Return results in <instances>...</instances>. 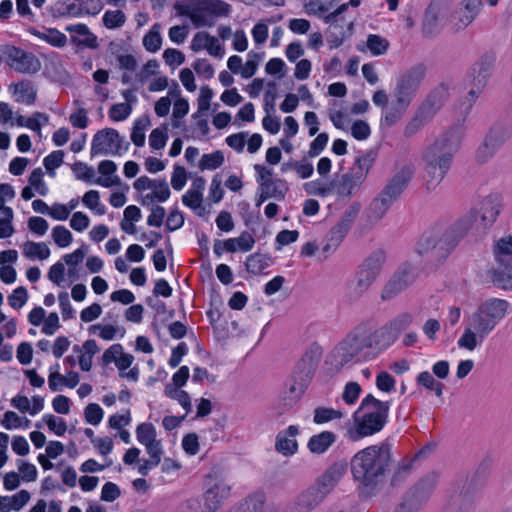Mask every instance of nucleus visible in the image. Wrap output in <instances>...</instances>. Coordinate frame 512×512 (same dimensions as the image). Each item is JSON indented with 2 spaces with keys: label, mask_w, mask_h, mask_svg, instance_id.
I'll return each instance as SVG.
<instances>
[{
  "label": "nucleus",
  "mask_w": 512,
  "mask_h": 512,
  "mask_svg": "<svg viewBox=\"0 0 512 512\" xmlns=\"http://www.w3.org/2000/svg\"><path fill=\"white\" fill-rule=\"evenodd\" d=\"M64 151L56 150L46 156L43 160V164L50 175H54V170L60 167L63 163Z\"/></svg>",
  "instance_id": "obj_55"
},
{
  "label": "nucleus",
  "mask_w": 512,
  "mask_h": 512,
  "mask_svg": "<svg viewBox=\"0 0 512 512\" xmlns=\"http://www.w3.org/2000/svg\"><path fill=\"white\" fill-rule=\"evenodd\" d=\"M501 208V196L489 194L480 202L479 210H470L448 227L436 225L426 231L418 241L417 252L434 261L446 259L475 225L483 229L490 227L496 221Z\"/></svg>",
  "instance_id": "obj_1"
},
{
  "label": "nucleus",
  "mask_w": 512,
  "mask_h": 512,
  "mask_svg": "<svg viewBox=\"0 0 512 512\" xmlns=\"http://www.w3.org/2000/svg\"><path fill=\"white\" fill-rule=\"evenodd\" d=\"M167 130L168 128L167 125L165 124L161 127L152 130L149 136V145L151 146V148L155 150H160L164 148L168 140Z\"/></svg>",
  "instance_id": "obj_49"
},
{
  "label": "nucleus",
  "mask_w": 512,
  "mask_h": 512,
  "mask_svg": "<svg viewBox=\"0 0 512 512\" xmlns=\"http://www.w3.org/2000/svg\"><path fill=\"white\" fill-rule=\"evenodd\" d=\"M43 421L47 424L48 428L58 436L64 435L67 430L66 422L62 418H56L52 414L45 415Z\"/></svg>",
  "instance_id": "obj_62"
},
{
  "label": "nucleus",
  "mask_w": 512,
  "mask_h": 512,
  "mask_svg": "<svg viewBox=\"0 0 512 512\" xmlns=\"http://www.w3.org/2000/svg\"><path fill=\"white\" fill-rule=\"evenodd\" d=\"M28 32L54 47L61 48L64 47L67 43L66 35L56 28H46L45 31L42 32L32 27L28 30Z\"/></svg>",
  "instance_id": "obj_30"
},
{
  "label": "nucleus",
  "mask_w": 512,
  "mask_h": 512,
  "mask_svg": "<svg viewBox=\"0 0 512 512\" xmlns=\"http://www.w3.org/2000/svg\"><path fill=\"white\" fill-rule=\"evenodd\" d=\"M224 163V155L221 151H215L210 154H204L199 162L201 170H215Z\"/></svg>",
  "instance_id": "obj_45"
},
{
  "label": "nucleus",
  "mask_w": 512,
  "mask_h": 512,
  "mask_svg": "<svg viewBox=\"0 0 512 512\" xmlns=\"http://www.w3.org/2000/svg\"><path fill=\"white\" fill-rule=\"evenodd\" d=\"M248 56L249 59L241 69V76L245 79L251 78L256 73L259 61L261 59L260 54L255 53L254 51H250Z\"/></svg>",
  "instance_id": "obj_60"
},
{
  "label": "nucleus",
  "mask_w": 512,
  "mask_h": 512,
  "mask_svg": "<svg viewBox=\"0 0 512 512\" xmlns=\"http://www.w3.org/2000/svg\"><path fill=\"white\" fill-rule=\"evenodd\" d=\"M463 132L453 127L444 132L427 148L423 155L427 174L426 188L434 190L444 179L451 167L453 157L460 148Z\"/></svg>",
  "instance_id": "obj_4"
},
{
  "label": "nucleus",
  "mask_w": 512,
  "mask_h": 512,
  "mask_svg": "<svg viewBox=\"0 0 512 512\" xmlns=\"http://www.w3.org/2000/svg\"><path fill=\"white\" fill-rule=\"evenodd\" d=\"M390 403L380 401L368 394L362 399L361 405L354 413L355 430H350V438L359 440L371 436L383 429L387 423Z\"/></svg>",
  "instance_id": "obj_6"
},
{
  "label": "nucleus",
  "mask_w": 512,
  "mask_h": 512,
  "mask_svg": "<svg viewBox=\"0 0 512 512\" xmlns=\"http://www.w3.org/2000/svg\"><path fill=\"white\" fill-rule=\"evenodd\" d=\"M136 436L137 440L145 445L146 443H151L156 441V429L152 423L144 422L137 426L136 428Z\"/></svg>",
  "instance_id": "obj_48"
},
{
  "label": "nucleus",
  "mask_w": 512,
  "mask_h": 512,
  "mask_svg": "<svg viewBox=\"0 0 512 512\" xmlns=\"http://www.w3.org/2000/svg\"><path fill=\"white\" fill-rule=\"evenodd\" d=\"M152 190V193L146 195V198H151V201L157 200L158 202H165L171 194L165 179L157 180Z\"/></svg>",
  "instance_id": "obj_51"
},
{
  "label": "nucleus",
  "mask_w": 512,
  "mask_h": 512,
  "mask_svg": "<svg viewBox=\"0 0 512 512\" xmlns=\"http://www.w3.org/2000/svg\"><path fill=\"white\" fill-rule=\"evenodd\" d=\"M103 25L107 29H117L126 22V15L122 10H107L102 18Z\"/></svg>",
  "instance_id": "obj_44"
},
{
  "label": "nucleus",
  "mask_w": 512,
  "mask_h": 512,
  "mask_svg": "<svg viewBox=\"0 0 512 512\" xmlns=\"http://www.w3.org/2000/svg\"><path fill=\"white\" fill-rule=\"evenodd\" d=\"M444 97L445 91L443 89L434 90L422 103L419 111L430 120L442 107L444 103Z\"/></svg>",
  "instance_id": "obj_31"
},
{
  "label": "nucleus",
  "mask_w": 512,
  "mask_h": 512,
  "mask_svg": "<svg viewBox=\"0 0 512 512\" xmlns=\"http://www.w3.org/2000/svg\"><path fill=\"white\" fill-rule=\"evenodd\" d=\"M132 112V106L126 103L114 104L109 110V117L113 121H123Z\"/></svg>",
  "instance_id": "obj_61"
},
{
  "label": "nucleus",
  "mask_w": 512,
  "mask_h": 512,
  "mask_svg": "<svg viewBox=\"0 0 512 512\" xmlns=\"http://www.w3.org/2000/svg\"><path fill=\"white\" fill-rule=\"evenodd\" d=\"M496 266L488 274L492 282L503 289L512 290V236L500 238L493 248Z\"/></svg>",
  "instance_id": "obj_10"
},
{
  "label": "nucleus",
  "mask_w": 512,
  "mask_h": 512,
  "mask_svg": "<svg viewBox=\"0 0 512 512\" xmlns=\"http://www.w3.org/2000/svg\"><path fill=\"white\" fill-rule=\"evenodd\" d=\"M391 205L392 203L387 201L386 198L380 195L375 197L366 212L368 222L372 225L378 223L385 216Z\"/></svg>",
  "instance_id": "obj_32"
},
{
  "label": "nucleus",
  "mask_w": 512,
  "mask_h": 512,
  "mask_svg": "<svg viewBox=\"0 0 512 512\" xmlns=\"http://www.w3.org/2000/svg\"><path fill=\"white\" fill-rule=\"evenodd\" d=\"M336 442V434L331 431H323L313 435L307 444L313 454H323Z\"/></svg>",
  "instance_id": "obj_29"
},
{
  "label": "nucleus",
  "mask_w": 512,
  "mask_h": 512,
  "mask_svg": "<svg viewBox=\"0 0 512 512\" xmlns=\"http://www.w3.org/2000/svg\"><path fill=\"white\" fill-rule=\"evenodd\" d=\"M174 9L178 16H187L196 28L212 27L216 17L228 16L231 5L223 0L176 1Z\"/></svg>",
  "instance_id": "obj_7"
},
{
  "label": "nucleus",
  "mask_w": 512,
  "mask_h": 512,
  "mask_svg": "<svg viewBox=\"0 0 512 512\" xmlns=\"http://www.w3.org/2000/svg\"><path fill=\"white\" fill-rule=\"evenodd\" d=\"M306 389L288 378L285 382V388L279 396V405L282 407V412L293 408L302 398Z\"/></svg>",
  "instance_id": "obj_25"
},
{
  "label": "nucleus",
  "mask_w": 512,
  "mask_h": 512,
  "mask_svg": "<svg viewBox=\"0 0 512 512\" xmlns=\"http://www.w3.org/2000/svg\"><path fill=\"white\" fill-rule=\"evenodd\" d=\"M376 158L377 153L374 150L361 152L346 173L336 176L332 180L334 192L340 198L350 199L354 196L365 182Z\"/></svg>",
  "instance_id": "obj_8"
},
{
  "label": "nucleus",
  "mask_w": 512,
  "mask_h": 512,
  "mask_svg": "<svg viewBox=\"0 0 512 512\" xmlns=\"http://www.w3.org/2000/svg\"><path fill=\"white\" fill-rule=\"evenodd\" d=\"M360 210L361 204L359 202H353L346 208L337 224L349 232Z\"/></svg>",
  "instance_id": "obj_43"
},
{
  "label": "nucleus",
  "mask_w": 512,
  "mask_h": 512,
  "mask_svg": "<svg viewBox=\"0 0 512 512\" xmlns=\"http://www.w3.org/2000/svg\"><path fill=\"white\" fill-rule=\"evenodd\" d=\"M391 463V445L388 441L357 452L351 459L354 479L365 487L376 486Z\"/></svg>",
  "instance_id": "obj_5"
},
{
  "label": "nucleus",
  "mask_w": 512,
  "mask_h": 512,
  "mask_svg": "<svg viewBox=\"0 0 512 512\" xmlns=\"http://www.w3.org/2000/svg\"><path fill=\"white\" fill-rule=\"evenodd\" d=\"M345 12L346 6L339 5L334 11L323 16L324 23L328 25L325 34L330 49L338 48L353 34L354 19L348 20Z\"/></svg>",
  "instance_id": "obj_12"
},
{
  "label": "nucleus",
  "mask_w": 512,
  "mask_h": 512,
  "mask_svg": "<svg viewBox=\"0 0 512 512\" xmlns=\"http://www.w3.org/2000/svg\"><path fill=\"white\" fill-rule=\"evenodd\" d=\"M346 464L343 463H334L330 466L320 477L317 478L314 487L323 493V496L326 497L337 485L341 477L346 472Z\"/></svg>",
  "instance_id": "obj_21"
},
{
  "label": "nucleus",
  "mask_w": 512,
  "mask_h": 512,
  "mask_svg": "<svg viewBox=\"0 0 512 512\" xmlns=\"http://www.w3.org/2000/svg\"><path fill=\"white\" fill-rule=\"evenodd\" d=\"M428 121L429 119L418 110L414 118L406 125L404 135L406 137L415 135Z\"/></svg>",
  "instance_id": "obj_56"
},
{
  "label": "nucleus",
  "mask_w": 512,
  "mask_h": 512,
  "mask_svg": "<svg viewBox=\"0 0 512 512\" xmlns=\"http://www.w3.org/2000/svg\"><path fill=\"white\" fill-rule=\"evenodd\" d=\"M7 64L15 71L23 74H34L41 69L40 60L33 54L11 45L2 49Z\"/></svg>",
  "instance_id": "obj_16"
},
{
  "label": "nucleus",
  "mask_w": 512,
  "mask_h": 512,
  "mask_svg": "<svg viewBox=\"0 0 512 512\" xmlns=\"http://www.w3.org/2000/svg\"><path fill=\"white\" fill-rule=\"evenodd\" d=\"M426 74V67L417 64L406 71L398 80L393 96L396 104L408 107Z\"/></svg>",
  "instance_id": "obj_13"
},
{
  "label": "nucleus",
  "mask_w": 512,
  "mask_h": 512,
  "mask_svg": "<svg viewBox=\"0 0 512 512\" xmlns=\"http://www.w3.org/2000/svg\"><path fill=\"white\" fill-rule=\"evenodd\" d=\"M305 191L310 195H317L321 197H325L334 192V188H332V181L323 185L319 181H311L304 184Z\"/></svg>",
  "instance_id": "obj_52"
},
{
  "label": "nucleus",
  "mask_w": 512,
  "mask_h": 512,
  "mask_svg": "<svg viewBox=\"0 0 512 512\" xmlns=\"http://www.w3.org/2000/svg\"><path fill=\"white\" fill-rule=\"evenodd\" d=\"M322 356V348L317 343H312L305 350L295 366L308 373L315 374Z\"/></svg>",
  "instance_id": "obj_28"
},
{
  "label": "nucleus",
  "mask_w": 512,
  "mask_h": 512,
  "mask_svg": "<svg viewBox=\"0 0 512 512\" xmlns=\"http://www.w3.org/2000/svg\"><path fill=\"white\" fill-rule=\"evenodd\" d=\"M414 281L413 268L411 265H402L384 286L381 298L390 300L404 291Z\"/></svg>",
  "instance_id": "obj_19"
},
{
  "label": "nucleus",
  "mask_w": 512,
  "mask_h": 512,
  "mask_svg": "<svg viewBox=\"0 0 512 512\" xmlns=\"http://www.w3.org/2000/svg\"><path fill=\"white\" fill-rule=\"evenodd\" d=\"M118 131L113 128H104L99 130L92 139L91 156L95 155H121L123 151H127L130 143L125 142Z\"/></svg>",
  "instance_id": "obj_14"
},
{
  "label": "nucleus",
  "mask_w": 512,
  "mask_h": 512,
  "mask_svg": "<svg viewBox=\"0 0 512 512\" xmlns=\"http://www.w3.org/2000/svg\"><path fill=\"white\" fill-rule=\"evenodd\" d=\"M273 264V258L267 254L254 253L247 257L245 266L251 274H261L266 268Z\"/></svg>",
  "instance_id": "obj_36"
},
{
  "label": "nucleus",
  "mask_w": 512,
  "mask_h": 512,
  "mask_svg": "<svg viewBox=\"0 0 512 512\" xmlns=\"http://www.w3.org/2000/svg\"><path fill=\"white\" fill-rule=\"evenodd\" d=\"M406 108L407 107H401L395 103L393 107L386 110L381 124L388 127L395 125L402 117Z\"/></svg>",
  "instance_id": "obj_57"
},
{
  "label": "nucleus",
  "mask_w": 512,
  "mask_h": 512,
  "mask_svg": "<svg viewBox=\"0 0 512 512\" xmlns=\"http://www.w3.org/2000/svg\"><path fill=\"white\" fill-rule=\"evenodd\" d=\"M299 429L290 425L286 430L280 431L276 436L275 449L284 456H291L297 452L298 443L295 439Z\"/></svg>",
  "instance_id": "obj_24"
},
{
  "label": "nucleus",
  "mask_w": 512,
  "mask_h": 512,
  "mask_svg": "<svg viewBox=\"0 0 512 512\" xmlns=\"http://www.w3.org/2000/svg\"><path fill=\"white\" fill-rule=\"evenodd\" d=\"M438 476L436 473H429L424 476L418 484L410 491L411 499L408 504L412 506L415 502H420L428 498L437 484Z\"/></svg>",
  "instance_id": "obj_26"
},
{
  "label": "nucleus",
  "mask_w": 512,
  "mask_h": 512,
  "mask_svg": "<svg viewBox=\"0 0 512 512\" xmlns=\"http://www.w3.org/2000/svg\"><path fill=\"white\" fill-rule=\"evenodd\" d=\"M385 350L376 328L368 322L354 327L332 350L330 363L337 371L368 361Z\"/></svg>",
  "instance_id": "obj_2"
},
{
  "label": "nucleus",
  "mask_w": 512,
  "mask_h": 512,
  "mask_svg": "<svg viewBox=\"0 0 512 512\" xmlns=\"http://www.w3.org/2000/svg\"><path fill=\"white\" fill-rule=\"evenodd\" d=\"M165 394L171 399H176L186 412L191 410V399L186 391L176 389L175 387H172V384H167L165 387Z\"/></svg>",
  "instance_id": "obj_46"
},
{
  "label": "nucleus",
  "mask_w": 512,
  "mask_h": 512,
  "mask_svg": "<svg viewBox=\"0 0 512 512\" xmlns=\"http://www.w3.org/2000/svg\"><path fill=\"white\" fill-rule=\"evenodd\" d=\"M324 499L323 493L317 487L311 485L294 499L287 512H310L319 506Z\"/></svg>",
  "instance_id": "obj_20"
},
{
  "label": "nucleus",
  "mask_w": 512,
  "mask_h": 512,
  "mask_svg": "<svg viewBox=\"0 0 512 512\" xmlns=\"http://www.w3.org/2000/svg\"><path fill=\"white\" fill-rule=\"evenodd\" d=\"M418 385L425 387L426 389L433 391L437 397H441L443 394L444 384L437 381L434 375L429 371H423L418 374L416 378Z\"/></svg>",
  "instance_id": "obj_41"
},
{
  "label": "nucleus",
  "mask_w": 512,
  "mask_h": 512,
  "mask_svg": "<svg viewBox=\"0 0 512 512\" xmlns=\"http://www.w3.org/2000/svg\"><path fill=\"white\" fill-rule=\"evenodd\" d=\"M43 171L41 168L34 169L29 176V183L42 196L48 193V188L43 181Z\"/></svg>",
  "instance_id": "obj_59"
},
{
  "label": "nucleus",
  "mask_w": 512,
  "mask_h": 512,
  "mask_svg": "<svg viewBox=\"0 0 512 512\" xmlns=\"http://www.w3.org/2000/svg\"><path fill=\"white\" fill-rule=\"evenodd\" d=\"M340 0H307L304 4L306 13L323 19V16Z\"/></svg>",
  "instance_id": "obj_39"
},
{
  "label": "nucleus",
  "mask_w": 512,
  "mask_h": 512,
  "mask_svg": "<svg viewBox=\"0 0 512 512\" xmlns=\"http://www.w3.org/2000/svg\"><path fill=\"white\" fill-rule=\"evenodd\" d=\"M265 494L255 492L248 496L240 505V512H265Z\"/></svg>",
  "instance_id": "obj_40"
},
{
  "label": "nucleus",
  "mask_w": 512,
  "mask_h": 512,
  "mask_svg": "<svg viewBox=\"0 0 512 512\" xmlns=\"http://www.w3.org/2000/svg\"><path fill=\"white\" fill-rule=\"evenodd\" d=\"M367 47L373 55H382L387 51L389 42L379 35L370 34L367 38Z\"/></svg>",
  "instance_id": "obj_50"
},
{
  "label": "nucleus",
  "mask_w": 512,
  "mask_h": 512,
  "mask_svg": "<svg viewBox=\"0 0 512 512\" xmlns=\"http://www.w3.org/2000/svg\"><path fill=\"white\" fill-rule=\"evenodd\" d=\"M79 381V374L75 371H70L67 376H63L58 371L50 372L48 378L49 388L52 391H58L62 385H66L69 388H74L79 383Z\"/></svg>",
  "instance_id": "obj_35"
},
{
  "label": "nucleus",
  "mask_w": 512,
  "mask_h": 512,
  "mask_svg": "<svg viewBox=\"0 0 512 512\" xmlns=\"http://www.w3.org/2000/svg\"><path fill=\"white\" fill-rule=\"evenodd\" d=\"M348 234V231L343 229L341 226L336 224L333 226L325 238V244L322 247V252L324 253V258L331 253H333L337 247L342 243L343 239Z\"/></svg>",
  "instance_id": "obj_33"
},
{
  "label": "nucleus",
  "mask_w": 512,
  "mask_h": 512,
  "mask_svg": "<svg viewBox=\"0 0 512 512\" xmlns=\"http://www.w3.org/2000/svg\"><path fill=\"white\" fill-rule=\"evenodd\" d=\"M84 416L88 423L98 425L103 418V410L98 404L90 403L84 410Z\"/></svg>",
  "instance_id": "obj_63"
},
{
  "label": "nucleus",
  "mask_w": 512,
  "mask_h": 512,
  "mask_svg": "<svg viewBox=\"0 0 512 512\" xmlns=\"http://www.w3.org/2000/svg\"><path fill=\"white\" fill-rule=\"evenodd\" d=\"M72 171L78 180L85 181L87 183L92 182L95 176L94 169L89 167L86 163L77 161L72 165Z\"/></svg>",
  "instance_id": "obj_53"
},
{
  "label": "nucleus",
  "mask_w": 512,
  "mask_h": 512,
  "mask_svg": "<svg viewBox=\"0 0 512 512\" xmlns=\"http://www.w3.org/2000/svg\"><path fill=\"white\" fill-rule=\"evenodd\" d=\"M161 44L162 37L160 34V25L156 23L143 37V46L147 51L155 53L161 48Z\"/></svg>",
  "instance_id": "obj_42"
},
{
  "label": "nucleus",
  "mask_w": 512,
  "mask_h": 512,
  "mask_svg": "<svg viewBox=\"0 0 512 512\" xmlns=\"http://www.w3.org/2000/svg\"><path fill=\"white\" fill-rule=\"evenodd\" d=\"M22 253L30 260H45L50 256V249L45 242L27 241L22 246Z\"/></svg>",
  "instance_id": "obj_37"
},
{
  "label": "nucleus",
  "mask_w": 512,
  "mask_h": 512,
  "mask_svg": "<svg viewBox=\"0 0 512 512\" xmlns=\"http://www.w3.org/2000/svg\"><path fill=\"white\" fill-rule=\"evenodd\" d=\"M343 413L340 410H335L333 408H326V407H317L314 410V418L313 421L316 424H322L329 421H332L334 419H340L342 418Z\"/></svg>",
  "instance_id": "obj_47"
},
{
  "label": "nucleus",
  "mask_w": 512,
  "mask_h": 512,
  "mask_svg": "<svg viewBox=\"0 0 512 512\" xmlns=\"http://www.w3.org/2000/svg\"><path fill=\"white\" fill-rule=\"evenodd\" d=\"M230 492L231 487L224 481H218L208 488L204 494V507L207 512H216L228 499Z\"/></svg>",
  "instance_id": "obj_22"
},
{
  "label": "nucleus",
  "mask_w": 512,
  "mask_h": 512,
  "mask_svg": "<svg viewBox=\"0 0 512 512\" xmlns=\"http://www.w3.org/2000/svg\"><path fill=\"white\" fill-rule=\"evenodd\" d=\"M9 89L18 103L32 105L36 101L37 90L34 84L29 80H22L18 83L11 84Z\"/></svg>",
  "instance_id": "obj_27"
},
{
  "label": "nucleus",
  "mask_w": 512,
  "mask_h": 512,
  "mask_svg": "<svg viewBox=\"0 0 512 512\" xmlns=\"http://www.w3.org/2000/svg\"><path fill=\"white\" fill-rule=\"evenodd\" d=\"M28 300L27 289L20 286L13 290L12 294L8 296V303L14 309H20L26 304Z\"/></svg>",
  "instance_id": "obj_58"
},
{
  "label": "nucleus",
  "mask_w": 512,
  "mask_h": 512,
  "mask_svg": "<svg viewBox=\"0 0 512 512\" xmlns=\"http://www.w3.org/2000/svg\"><path fill=\"white\" fill-rule=\"evenodd\" d=\"M385 260V252L382 249H377L358 266L354 280L349 286L351 300H358L370 288L380 274Z\"/></svg>",
  "instance_id": "obj_9"
},
{
  "label": "nucleus",
  "mask_w": 512,
  "mask_h": 512,
  "mask_svg": "<svg viewBox=\"0 0 512 512\" xmlns=\"http://www.w3.org/2000/svg\"><path fill=\"white\" fill-rule=\"evenodd\" d=\"M260 190H266L269 198L283 200L289 190L287 182L283 179H271L260 183Z\"/></svg>",
  "instance_id": "obj_38"
},
{
  "label": "nucleus",
  "mask_w": 512,
  "mask_h": 512,
  "mask_svg": "<svg viewBox=\"0 0 512 512\" xmlns=\"http://www.w3.org/2000/svg\"><path fill=\"white\" fill-rule=\"evenodd\" d=\"M52 237L59 247H67L73 240L71 232L65 226L61 225L53 228Z\"/></svg>",
  "instance_id": "obj_54"
},
{
  "label": "nucleus",
  "mask_w": 512,
  "mask_h": 512,
  "mask_svg": "<svg viewBox=\"0 0 512 512\" xmlns=\"http://www.w3.org/2000/svg\"><path fill=\"white\" fill-rule=\"evenodd\" d=\"M48 12L54 19L81 16L80 9L78 8V4L75 3V0L69 3L67 1L58 0L48 9Z\"/></svg>",
  "instance_id": "obj_34"
},
{
  "label": "nucleus",
  "mask_w": 512,
  "mask_h": 512,
  "mask_svg": "<svg viewBox=\"0 0 512 512\" xmlns=\"http://www.w3.org/2000/svg\"><path fill=\"white\" fill-rule=\"evenodd\" d=\"M474 495L469 491L462 492L458 497L457 512H474Z\"/></svg>",
  "instance_id": "obj_64"
},
{
  "label": "nucleus",
  "mask_w": 512,
  "mask_h": 512,
  "mask_svg": "<svg viewBox=\"0 0 512 512\" xmlns=\"http://www.w3.org/2000/svg\"><path fill=\"white\" fill-rule=\"evenodd\" d=\"M496 63V54L494 52H485L471 66L469 70L471 89L467 94L469 102L468 110L471 109L479 95L487 86L491 78Z\"/></svg>",
  "instance_id": "obj_11"
},
{
  "label": "nucleus",
  "mask_w": 512,
  "mask_h": 512,
  "mask_svg": "<svg viewBox=\"0 0 512 512\" xmlns=\"http://www.w3.org/2000/svg\"><path fill=\"white\" fill-rule=\"evenodd\" d=\"M65 30L72 33L71 43L76 46L96 49L98 47L97 36L93 34L86 24L78 23L66 26Z\"/></svg>",
  "instance_id": "obj_23"
},
{
  "label": "nucleus",
  "mask_w": 512,
  "mask_h": 512,
  "mask_svg": "<svg viewBox=\"0 0 512 512\" xmlns=\"http://www.w3.org/2000/svg\"><path fill=\"white\" fill-rule=\"evenodd\" d=\"M511 127L502 122H496L491 126L482 144L478 147L476 158L480 163L491 159L500 147L510 138Z\"/></svg>",
  "instance_id": "obj_15"
},
{
  "label": "nucleus",
  "mask_w": 512,
  "mask_h": 512,
  "mask_svg": "<svg viewBox=\"0 0 512 512\" xmlns=\"http://www.w3.org/2000/svg\"><path fill=\"white\" fill-rule=\"evenodd\" d=\"M412 322L413 315L408 312H404L397 315L380 328H376L384 348L387 349L391 346L397 340L400 333L407 330Z\"/></svg>",
  "instance_id": "obj_18"
},
{
  "label": "nucleus",
  "mask_w": 512,
  "mask_h": 512,
  "mask_svg": "<svg viewBox=\"0 0 512 512\" xmlns=\"http://www.w3.org/2000/svg\"><path fill=\"white\" fill-rule=\"evenodd\" d=\"M414 173L415 167L412 164H405L393 175L379 195L393 204L408 187Z\"/></svg>",
  "instance_id": "obj_17"
},
{
  "label": "nucleus",
  "mask_w": 512,
  "mask_h": 512,
  "mask_svg": "<svg viewBox=\"0 0 512 512\" xmlns=\"http://www.w3.org/2000/svg\"><path fill=\"white\" fill-rule=\"evenodd\" d=\"M510 308L507 300L490 298L483 301L467 318L463 334L457 341L461 349L473 351L505 318Z\"/></svg>",
  "instance_id": "obj_3"
}]
</instances>
